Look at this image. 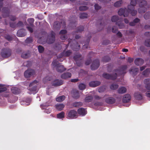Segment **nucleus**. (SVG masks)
<instances>
[{
  "label": "nucleus",
  "mask_w": 150,
  "mask_h": 150,
  "mask_svg": "<svg viewBox=\"0 0 150 150\" xmlns=\"http://www.w3.org/2000/svg\"><path fill=\"white\" fill-rule=\"evenodd\" d=\"M137 1L139 6L141 7L138 10V12L141 13H145L146 11V10L144 7L147 5V1L144 0H137Z\"/></svg>",
  "instance_id": "nucleus-3"
},
{
  "label": "nucleus",
  "mask_w": 150,
  "mask_h": 150,
  "mask_svg": "<svg viewBox=\"0 0 150 150\" xmlns=\"http://www.w3.org/2000/svg\"><path fill=\"white\" fill-rule=\"evenodd\" d=\"M88 35L86 36L87 37V38L86 39V41L83 46V49L85 48L87 49L88 48L90 40L91 37V33H88Z\"/></svg>",
  "instance_id": "nucleus-17"
},
{
  "label": "nucleus",
  "mask_w": 150,
  "mask_h": 150,
  "mask_svg": "<svg viewBox=\"0 0 150 150\" xmlns=\"http://www.w3.org/2000/svg\"><path fill=\"white\" fill-rule=\"evenodd\" d=\"M63 52H64V57H68L71 54L72 52L71 50H69L66 51L65 50H64L63 51Z\"/></svg>",
  "instance_id": "nucleus-37"
},
{
  "label": "nucleus",
  "mask_w": 150,
  "mask_h": 150,
  "mask_svg": "<svg viewBox=\"0 0 150 150\" xmlns=\"http://www.w3.org/2000/svg\"><path fill=\"white\" fill-rule=\"evenodd\" d=\"M73 106L75 107H78L82 106L83 103L80 102H75L73 103Z\"/></svg>",
  "instance_id": "nucleus-36"
},
{
  "label": "nucleus",
  "mask_w": 150,
  "mask_h": 150,
  "mask_svg": "<svg viewBox=\"0 0 150 150\" xmlns=\"http://www.w3.org/2000/svg\"><path fill=\"white\" fill-rule=\"evenodd\" d=\"M73 97L75 98H77L79 97V94L78 91L76 89H73L71 92Z\"/></svg>",
  "instance_id": "nucleus-23"
},
{
  "label": "nucleus",
  "mask_w": 150,
  "mask_h": 150,
  "mask_svg": "<svg viewBox=\"0 0 150 150\" xmlns=\"http://www.w3.org/2000/svg\"><path fill=\"white\" fill-rule=\"evenodd\" d=\"M57 71L59 72H62L66 70L63 66L60 64L57 68H56Z\"/></svg>",
  "instance_id": "nucleus-27"
},
{
  "label": "nucleus",
  "mask_w": 150,
  "mask_h": 150,
  "mask_svg": "<svg viewBox=\"0 0 150 150\" xmlns=\"http://www.w3.org/2000/svg\"><path fill=\"white\" fill-rule=\"evenodd\" d=\"M65 113L64 112H61L57 114V117L59 119H62L64 117Z\"/></svg>",
  "instance_id": "nucleus-38"
},
{
  "label": "nucleus",
  "mask_w": 150,
  "mask_h": 150,
  "mask_svg": "<svg viewBox=\"0 0 150 150\" xmlns=\"http://www.w3.org/2000/svg\"><path fill=\"white\" fill-rule=\"evenodd\" d=\"M137 3V0H132L130 5H128L127 8L129 10V12L131 13L132 16H135L137 13V11L134 10V6Z\"/></svg>",
  "instance_id": "nucleus-2"
},
{
  "label": "nucleus",
  "mask_w": 150,
  "mask_h": 150,
  "mask_svg": "<svg viewBox=\"0 0 150 150\" xmlns=\"http://www.w3.org/2000/svg\"><path fill=\"white\" fill-rule=\"evenodd\" d=\"M88 8V7L86 6H81L79 8V10L81 11H84Z\"/></svg>",
  "instance_id": "nucleus-45"
},
{
  "label": "nucleus",
  "mask_w": 150,
  "mask_h": 150,
  "mask_svg": "<svg viewBox=\"0 0 150 150\" xmlns=\"http://www.w3.org/2000/svg\"><path fill=\"white\" fill-rule=\"evenodd\" d=\"M116 25H117L119 28L122 29L124 28L125 25L122 22V21H120L117 22L116 23Z\"/></svg>",
  "instance_id": "nucleus-39"
},
{
  "label": "nucleus",
  "mask_w": 150,
  "mask_h": 150,
  "mask_svg": "<svg viewBox=\"0 0 150 150\" xmlns=\"http://www.w3.org/2000/svg\"><path fill=\"white\" fill-rule=\"evenodd\" d=\"M77 112L78 114L82 116L85 115L87 113V111L85 108H81L78 109Z\"/></svg>",
  "instance_id": "nucleus-19"
},
{
  "label": "nucleus",
  "mask_w": 150,
  "mask_h": 150,
  "mask_svg": "<svg viewBox=\"0 0 150 150\" xmlns=\"http://www.w3.org/2000/svg\"><path fill=\"white\" fill-rule=\"evenodd\" d=\"M100 66V62L98 59H96L93 61L91 66L92 70H94L97 69Z\"/></svg>",
  "instance_id": "nucleus-10"
},
{
  "label": "nucleus",
  "mask_w": 150,
  "mask_h": 150,
  "mask_svg": "<svg viewBox=\"0 0 150 150\" xmlns=\"http://www.w3.org/2000/svg\"><path fill=\"white\" fill-rule=\"evenodd\" d=\"M86 87V85L83 83H81L79 86V88L80 90H84Z\"/></svg>",
  "instance_id": "nucleus-51"
},
{
  "label": "nucleus",
  "mask_w": 150,
  "mask_h": 150,
  "mask_svg": "<svg viewBox=\"0 0 150 150\" xmlns=\"http://www.w3.org/2000/svg\"><path fill=\"white\" fill-rule=\"evenodd\" d=\"M101 82L99 81H91L89 83V85L91 87H95L100 85Z\"/></svg>",
  "instance_id": "nucleus-18"
},
{
  "label": "nucleus",
  "mask_w": 150,
  "mask_h": 150,
  "mask_svg": "<svg viewBox=\"0 0 150 150\" xmlns=\"http://www.w3.org/2000/svg\"><path fill=\"white\" fill-rule=\"evenodd\" d=\"M60 64L56 59L54 60L52 63L53 66L54 67H56L57 68Z\"/></svg>",
  "instance_id": "nucleus-49"
},
{
  "label": "nucleus",
  "mask_w": 150,
  "mask_h": 150,
  "mask_svg": "<svg viewBox=\"0 0 150 150\" xmlns=\"http://www.w3.org/2000/svg\"><path fill=\"white\" fill-rule=\"evenodd\" d=\"M108 95L106 94L104 96V97L105 98V102L108 104H112L115 103V99L112 97H108Z\"/></svg>",
  "instance_id": "nucleus-11"
},
{
  "label": "nucleus",
  "mask_w": 150,
  "mask_h": 150,
  "mask_svg": "<svg viewBox=\"0 0 150 150\" xmlns=\"http://www.w3.org/2000/svg\"><path fill=\"white\" fill-rule=\"evenodd\" d=\"M81 56V55L80 54H77L75 55L74 57V60L76 62L77 65L79 67H80L82 66L81 61H79L80 59Z\"/></svg>",
  "instance_id": "nucleus-13"
},
{
  "label": "nucleus",
  "mask_w": 150,
  "mask_h": 150,
  "mask_svg": "<svg viewBox=\"0 0 150 150\" xmlns=\"http://www.w3.org/2000/svg\"><path fill=\"white\" fill-rule=\"evenodd\" d=\"M11 51L8 48H3L1 51V56L4 58H6L9 57L11 54Z\"/></svg>",
  "instance_id": "nucleus-4"
},
{
  "label": "nucleus",
  "mask_w": 150,
  "mask_h": 150,
  "mask_svg": "<svg viewBox=\"0 0 150 150\" xmlns=\"http://www.w3.org/2000/svg\"><path fill=\"white\" fill-rule=\"evenodd\" d=\"M55 40V34L52 31L51 33L48 35L47 42L48 44H52L54 42Z\"/></svg>",
  "instance_id": "nucleus-6"
},
{
  "label": "nucleus",
  "mask_w": 150,
  "mask_h": 150,
  "mask_svg": "<svg viewBox=\"0 0 150 150\" xmlns=\"http://www.w3.org/2000/svg\"><path fill=\"white\" fill-rule=\"evenodd\" d=\"M150 16V12H147L144 16V18L145 19H148L149 18Z\"/></svg>",
  "instance_id": "nucleus-56"
},
{
  "label": "nucleus",
  "mask_w": 150,
  "mask_h": 150,
  "mask_svg": "<svg viewBox=\"0 0 150 150\" xmlns=\"http://www.w3.org/2000/svg\"><path fill=\"white\" fill-rule=\"evenodd\" d=\"M12 92L14 94H19L21 92L20 89L16 87H12L11 89Z\"/></svg>",
  "instance_id": "nucleus-26"
},
{
  "label": "nucleus",
  "mask_w": 150,
  "mask_h": 150,
  "mask_svg": "<svg viewBox=\"0 0 150 150\" xmlns=\"http://www.w3.org/2000/svg\"><path fill=\"white\" fill-rule=\"evenodd\" d=\"M139 70L138 68L133 67L131 68L129 71L130 74L132 75L134 77L138 74Z\"/></svg>",
  "instance_id": "nucleus-15"
},
{
  "label": "nucleus",
  "mask_w": 150,
  "mask_h": 150,
  "mask_svg": "<svg viewBox=\"0 0 150 150\" xmlns=\"http://www.w3.org/2000/svg\"><path fill=\"white\" fill-rule=\"evenodd\" d=\"M126 91V88L124 87H122L120 88L117 90L118 93L120 94H122L125 93Z\"/></svg>",
  "instance_id": "nucleus-32"
},
{
  "label": "nucleus",
  "mask_w": 150,
  "mask_h": 150,
  "mask_svg": "<svg viewBox=\"0 0 150 150\" xmlns=\"http://www.w3.org/2000/svg\"><path fill=\"white\" fill-rule=\"evenodd\" d=\"M38 52L40 53H43L44 51V48L42 46L39 45L38 47Z\"/></svg>",
  "instance_id": "nucleus-48"
},
{
  "label": "nucleus",
  "mask_w": 150,
  "mask_h": 150,
  "mask_svg": "<svg viewBox=\"0 0 150 150\" xmlns=\"http://www.w3.org/2000/svg\"><path fill=\"white\" fill-rule=\"evenodd\" d=\"M4 86L2 84H0V93L5 91L7 90L6 87H2Z\"/></svg>",
  "instance_id": "nucleus-50"
},
{
  "label": "nucleus",
  "mask_w": 150,
  "mask_h": 150,
  "mask_svg": "<svg viewBox=\"0 0 150 150\" xmlns=\"http://www.w3.org/2000/svg\"><path fill=\"white\" fill-rule=\"evenodd\" d=\"M110 60V58L108 56H106L104 57L102 59V60L103 62H108Z\"/></svg>",
  "instance_id": "nucleus-46"
},
{
  "label": "nucleus",
  "mask_w": 150,
  "mask_h": 150,
  "mask_svg": "<svg viewBox=\"0 0 150 150\" xmlns=\"http://www.w3.org/2000/svg\"><path fill=\"white\" fill-rule=\"evenodd\" d=\"M144 83L145 85V88L147 90H150V79H145Z\"/></svg>",
  "instance_id": "nucleus-21"
},
{
  "label": "nucleus",
  "mask_w": 150,
  "mask_h": 150,
  "mask_svg": "<svg viewBox=\"0 0 150 150\" xmlns=\"http://www.w3.org/2000/svg\"><path fill=\"white\" fill-rule=\"evenodd\" d=\"M119 20V17L117 16H114L111 18V21L112 22H116Z\"/></svg>",
  "instance_id": "nucleus-53"
},
{
  "label": "nucleus",
  "mask_w": 150,
  "mask_h": 150,
  "mask_svg": "<svg viewBox=\"0 0 150 150\" xmlns=\"http://www.w3.org/2000/svg\"><path fill=\"white\" fill-rule=\"evenodd\" d=\"M118 30L117 27L114 26L112 28V32L114 33H116Z\"/></svg>",
  "instance_id": "nucleus-58"
},
{
  "label": "nucleus",
  "mask_w": 150,
  "mask_h": 150,
  "mask_svg": "<svg viewBox=\"0 0 150 150\" xmlns=\"http://www.w3.org/2000/svg\"><path fill=\"white\" fill-rule=\"evenodd\" d=\"M10 9L6 7H3L2 10V15L3 17L6 18L9 16Z\"/></svg>",
  "instance_id": "nucleus-14"
},
{
  "label": "nucleus",
  "mask_w": 150,
  "mask_h": 150,
  "mask_svg": "<svg viewBox=\"0 0 150 150\" xmlns=\"http://www.w3.org/2000/svg\"><path fill=\"white\" fill-rule=\"evenodd\" d=\"M49 106V105H47L44 104L41 105V107L43 109H45V112L46 113L48 114L50 113L51 112V110L49 108L47 109H46V108H47Z\"/></svg>",
  "instance_id": "nucleus-29"
},
{
  "label": "nucleus",
  "mask_w": 150,
  "mask_h": 150,
  "mask_svg": "<svg viewBox=\"0 0 150 150\" xmlns=\"http://www.w3.org/2000/svg\"><path fill=\"white\" fill-rule=\"evenodd\" d=\"M131 96L129 94L125 95L122 99L123 102L125 103H127L131 100Z\"/></svg>",
  "instance_id": "nucleus-24"
},
{
  "label": "nucleus",
  "mask_w": 150,
  "mask_h": 150,
  "mask_svg": "<svg viewBox=\"0 0 150 150\" xmlns=\"http://www.w3.org/2000/svg\"><path fill=\"white\" fill-rule=\"evenodd\" d=\"M65 98V97L64 96H59L56 98V100L57 102H61L64 100Z\"/></svg>",
  "instance_id": "nucleus-40"
},
{
  "label": "nucleus",
  "mask_w": 150,
  "mask_h": 150,
  "mask_svg": "<svg viewBox=\"0 0 150 150\" xmlns=\"http://www.w3.org/2000/svg\"><path fill=\"white\" fill-rule=\"evenodd\" d=\"M94 7L96 11L98 10L101 8V7L99 6L98 4H95L94 5Z\"/></svg>",
  "instance_id": "nucleus-61"
},
{
  "label": "nucleus",
  "mask_w": 150,
  "mask_h": 150,
  "mask_svg": "<svg viewBox=\"0 0 150 150\" xmlns=\"http://www.w3.org/2000/svg\"><path fill=\"white\" fill-rule=\"evenodd\" d=\"M30 56V54L29 51L27 52H24L21 55V57L24 59L28 58Z\"/></svg>",
  "instance_id": "nucleus-28"
},
{
  "label": "nucleus",
  "mask_w": 150,
  "mask_h": 150,
  "mask_svg": "<svg viewBox=\"0 0 150 150\" xmlns=\"http://www.w3.org/2000/svg\"><path fill=\"white\" fill-rule=\"evenodd\" d=\"M60 38L62 40H66L67 38V35H62Z\"/></svg>",
  "instance_id": "nucleus-62"
},
{
  "label": "nucleus",
  "mask_w": 150,
  "mask_h": 150,
  "mask_svg": "<svg viewBox=\"0 0 150 150\" xmlns=\"http://www.w3.org/2000/svg\"><path fill=\"white\" fill-rule=\"evenodd\" d=\"M118 87V85L117 84L113 83L110 86V89L112 90H115L117 89Z\"/></svg>",
  "instance_id": "nucleus-43"
},
{
  "label": "nucleus",
  "mask_w": 150,
  "mask_h": 150,
  "mask_svg": "<svg viewBox=\"0 0 150 150\" xmlns=\"http://www.w3.org/2000/svg\"><path fill=\"white\" fill-rule=\"evenodd\" d=\"M93 99V97L92 96L90 95L86 97L84 101L86 103H89L92 102Z\"/></svg>",
  "instance_id": "nucleus-33"
},
{
  "label": "nucleus",
  "mask_w": 150,
  "mask_h": 150,
  "mask_svg": "<svg viewBox=\"0 0 150 150\" xmlns=\"http://www.w3.org/2000/svg\"><path fill=\"white\" fill-rule=\"evenodd\" d=\"M84 29V27L83 26H80L78 28L77 32H81Z\"/></svg>",
  "instance_id": "nucleus-57"
},
{
  "label": "nucleus",
  "mask_w": 150,
  "mask_h": 150,
  "mask_svg": "<svg viewBox=\"0 0 150 150\" xmlns=\"http://www.w3.org/2000/svg\"><path fill=\"white\" fill-rule=\"evenodd\" d=\"M5 38L8 41H11L12 39L13 38L12 37L9 35H6L4 36Z\"/></svg>",
  "instance_id": "nucleus-55"
},
{
  "label": "nucleus",
  "mask_w": 150,
  "mask_h": 150,
  "mask_svg": "<svg viewBox=\"0 0 150 150\" xmlns=\"http://www.w3.org/2000/svg\"><path fill=\"white\" fill-rule=\"evenodd\" d=\"M93 52H90L88 55V57L90 58V59L88 60H87L85 62V64L86 65H89L90 63H91V57L90 56V55L93 54Z\"/></svg>",
  "instance_id": "nucleus-35"
},
{
  "label": "nucleus",
  "mask_w": 150,
  "mask_h": 150,
  "mask_svg": "<svg viewBox=\"0 0 150 150\" xmlns=\"http://www.w3.org/2000/svg\"><path fill=\"white\" fill-rule=\"evenodd\" d=\"M33 39L32 38H28L25 40V42L27 43H30L33 42Z\"/></svg>",
  "instance_id": "nucleus-54"
},
{
  "label": "nucleus",
  "mask_w": 150,
  "mask_h": 150,
  "mask_svg": "<svg viewBox=\"0 0 150 150\" xmlns=\"http://www.w3.org/2000/svg\"><path fill=\"white\" fill-rule=\"evenodd\" d=\"M9 18L11 21H14L16 20L15 16H13L11 15L9 16Z\"/></svg>",
  "instance_id": "nucleus-64"
},
{
  "label": "nucleus",
  "mask_w": 150,
  "mask_h": 150,
  "mask_svg": "<svg viewBox=\"0 0 150 150\" xmlns=\"http://www.w3.org/2000/svg\"><path fill=\"white\" fill-rule=\"evenodd\" d=\"M150 73V68H147L142 73V74L146 77H148Z\"/></svg>",
  "instance_id": "nucleus-34"
},
{
  "label": "nucleus",
  "mask_w": 150,
  "mask_h": 150,
  "mask_svg": "<svg viewBox=\"0 0 150 150\" xmlns=\"http://www.w3.org/2000/svg\"><path fill=\"white\" fill-rule=\"evenodd\" d=\"M67 116L69 119H74L77 117L78 114L76 110H71L68 112Z\"/></svg>",
  "instance_id": "nucleus-9"
},
{
  "label": "nucleus",
  "mask_w": 150,
  "mask_h": 150,
  "mask_svg": "<svg viewBox=\"0 0 150 150\" xmlns=\"http://www.w3.org/2000/svg\"><path fill=\"white\" fill-rule=\"evenodd\" d=\"M144 45L147 47H150V39H147L145 40Z\"/></svg>",
  "instance_id": "nucleus-52"
},
{
  "label": "nucleus",
  "mask_w": 150,
  "mask_h": 150,
  "mask_svg": "<svg viewBox=\"0 0 150 150\" xmlns=\"http://www.w3.org/2000/svg\"><path fill=\"white\" fill-rule=\"evenodd\" d=\"M67 31L66 30H61L59 32V34L62 35H64L67 33Z\"/></svg>",
  "instance_id": "nucleus-63"
},
{
  "label": "nucleus",
  "mask_w": 150,
  "mask_h": 150,
  "mask_svg": "<svg viewBox=\"0 0 150 150\" xmlns=\"http://www.w3.org/2000/svg\"><path fill=\"white\" fill-rule=\"evenodd\" d=\"M105 88L104 86H102L100 87L98 89V92L100 93L104 91Z\"/></svg>",
  "instance_id": "nucleus-59"
},
{
  "label": "nucleus",
  "mask_w": 150,
  "mask_h": 150,
  "mask_svg": "<svg viewBox=\"0 0 150 150\" xmlns=\"http://www.w3.org/2000/svg\"><path fill=\"white\" fill-rule=\"evenodd\" d=\"M128 8L127 9L125 8L124 9L122 8H120L118 11V14L121 16L123 15L124 17H127L128 16L129 13H129Z\"/></svg>",
  "instance_id": "nucleus-7"
},
{
  "label": "nucleus",
  "mask_w": 150,
  "mask_h": 150,
  "mask_svg": "<svg viewBox=\"0 0 150 150\" xmlns=\"http://www.w3.org/2000/svg\"><path fill=\"white\" fill-rule=\"evenodd\" d=\"M134 97L135 99L138 100H141L142 98V94L139 92L135 93L134 94Z\"/></svg>",
  "instance_id": "nucleus-31"
},
{
  "label": "nucleus",
  "mask_w": 150,
  "mask_h": 150,
  "mask_svg": "<svg viewBox=\"0 0 150 150\" xmlns=\"http://www.w3.org/2000/svg\"><path fill=\"white\" fill-rule=\"evenodd\" d=\"M38 82L35 80L32 82L30 83L28 89L30 91L33 92V93H36L37 92V85Z\"/></svg>",
  "instance_id": "nucleus-5"
},
{
  "label": "nucleus",
  "mask_w": 150,
  "mask_h": 150,
  "mask_svg": "<svg viewBox=\"0 0 150 150\" xmlns=\"http://www.w3.org/2000/svg\"><path fill=\"white\" fill-rule=\"evenodd\" d=\"M35 73V72L34 70L29 69L25 71L24 76L26 78H28L33 76Z\"/></svg>",
  "instance_id": "nucleus-8"
},
{
  "label": "nucleus",
  "mask_w": 150,
  "mask_h": 150,
  "mask_svg": "<svg viewBox=\"0 0 150 150\" xmlns=\"http://www.w3.org/2000/svg\"><path fill=\"white\" fill-rule=\"evenodd\" d=\"M63 83V81L62 80L56 79L54 80L52 83V85L55 86H57L62 85Z\"/></svg>",
  "instance_id": "nucleus-16"
},
{
  "label": "nucleus",
  "mask_w": 150,
  "mask_h": 150,
  "mask_svg": "<svg viewBox=\"0 0 150 150\" xmlns=\"http://www.w3.org/2000/svg\"><path fill=\"white\" fill-rule=\"evenodd\" d=\"M71 76V74L69 72L64 73L61 75V78L64 79L70 78Z\"/></svg>",
  "instance_id": "nucleus-25"
},
{
  "label": "nucleus",
  "mask_w": 150,
  "mask_h": 150,
  "mask_svg": "<svg viewBox=\"0 0 150 150\" xmlns=\"http://www.w3.org/2000/svg\"><path fill=\"white\" fill-rule=\"evenodd\" d=\"M122 3V0L118 1L115 3L114 4V6L116 7H118L120 6Z\"/></svg>",
  "instance_id": "nucleus-41"
},
{
  "label": "nucleus",
  "mask_w": 150,
  "mask_h": 150,
  "mask_svg": "<svg viewBox=\"0 0 150 150\" xmlns=\"http://www.w3.org/2000/svg\"><path fill=\"white\" fill-rule=\"evenodd\" d=\"M88 17V14L85 13H81L80 15V18L81 19L86 18Z\"/></svg>",
  "instance_id": "nucleus-47"
},
{
  "label": "nucleus",
  "mask_w": 150,
  "mask_h": 150,
  "mask_svg": "<svg viewBox=\"0 0 150 150\" xmlns=\"http://www.w3.org/2000/svg\"><path fill=\"white\" fill-rule=\"evenodd\" d=\"M110 43V41L109 40H104L102 44L103 45H108Z\"/></svg>",
  "instance_id": "nucleus-60"
},
{
  "label": "nucleus",
  "mask_w": 150,
  "mask_h": 150,
  "mask_svg": "<svg viewBox=\"0 0 150 150\" xmlns=\"http://www.w3.org/2000/svg\"><path fill=\"white\" fill-rule=\"evenodd\" d=\"M144 62L143 59L140 58H136L134 60V63L137 66H140L142 65Z\"/></svg>",
  "instance_id": "nucleus-20"
},
{
  "label": "nucleus",
  "mask_w": 150,
  "mask_h": 150,
  "mask_svg": "<svg viewBox=\"0 0 150 150\" xmlns=\"http://www.w3.org/2000/svg\"><path fill=\"white\" fill-rule=\"evenodd\" d=\"M52 78L49 76H47L43 78V81L44 83H47L48 81L51 80Z\"/></svg>",
  "instance_id": "nucleus-44"
},
{
  "label": "nucleus",
  "mask_w": 150,
  "mask_h": 150,
  "mask_svg": "<svg viewBox=\"0 0 150 150\" xmlns=\"http://www.w3.org/2000/svg\"><path fill=\"white\" fill-rule=\"evenodd\" d=\"M63 23V25H65V23L63 21H61L60 22L58 21H56L54 23L53 27L54 29L56 30H59L61 27V24Z\"/></svg>",
  "instance_id": "nucleus-12"
},
{
  "label": "nucleus",
  "mask_w": 150,
  "mask_h": 150,
  "mask_svg": "<svg viewBox=\"0 0 150 150\" xmlns=\"http://www.w3.org/2000/svg\"><path fill=\"white\" fill-rule=\"evenodd\" d=\"M64 106L63 104H57L55 105V108L58 110L60 111L63 109Z\"/></svg>",
  "instance_id": "nucleus-30"
},
{
  "label": "nucleus",
  "mask_w": 150,
  "mask_h": 150,
  "mask_svg": "<svg viewBox=\"0 0 150 150\" xmlns=\"http://www.w3.org/2000/svg\"><path fill=\"white\" fill-rule=\"evenodd\" d=\"M26 35L25 31L23 29H21L18 30L17 35L18 37H23L25 36Z\"/></svg>",
  "instance_id": "nucleus-22"
},
{
  "label": "nucleus",
  "mask_w": 150,
  "mask_h": 150,
  "mask_svg": "<svg viewBox=\"0 0 150 150\" xmlns=\"http://www.w3.org/2000/svg\"><path fill=\"white\" fill-rule=\"evenodd\" d=\"M34 21V20L33 18H28L27 20V21L30 25L32 27H33L34 26L33 23Z\"/></svg>",
  "instance_id": "nucleus-42"
},
{
  "label": "nucleus",
  "mask_w": 150,
  "mask_h": 150,
  "mask_svg": "<svg viewBox=\"0 0 150 150\" xmlns=\"http://www.w3.org/2000/svg\"><path fill=\"white\" fill-rule=\"evenodd\" d=\"M127 68V66H122L119 67L118 69L113 70L112 74H110L106 73H104L103 74V76L106 79L115 80L117 78V76L125 74L126 73L125 71Z\"/></svg>",
  "instance_id": "nucleus-1"
}]
</instances>
